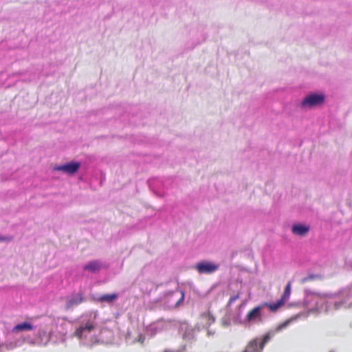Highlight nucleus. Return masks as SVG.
<instances>
[{
    "label": "nucleus",
    "instance_id": "obj_1",
    "mask_svg": "<svg viewBox=\"0 0 352 352\" xmlns=\"http://www.w3.org/2000/svg\"><path fill=\"white\" fill-rule=\"evenodd\" d=\"M274 333L270 331L266 333L261 339L254 338L251 340L246 345L243 352H261L264 346L274 336Z\"/></svg>",
    "mask_w": 352,
    "mask_h": 352
},
{
    "label": "nucleus",
    "instance_id": "obj_2",
    "mask_svg": "<svg viewBox=\"0 0 352 352\" xmlns=\"http://www.w3.org/2000/svg\"><path fill=\"white\" fill-rule=\"evenodd\" d=\"M325 100L323 94H311L301 101L300 106L305 109H313L322 105Z\"/></svg>",
    "mask_w": 352,
    "mask_h": 352
},
{
    "label": "nucleus",
    "instance_id": "obj_3",
    "mask_svg": "<svg viewBox=\"0 0 352 352\" xmlns=\"http://www.w3.org/2000/svg\"><path fill=\"white\" fill-rule=\"evenodd\" d=\"M263 307L264 306L262 305L255 307L250 310L245 318V320L251 324L262 322L261 310Z\"/></svg>",
    "mask_w": 352,
    "mask_h": 352
},
{
    "label": "nucleus",
    "instance_id": "obj_4",
    "mask_svg": "<svg viewBox=\"0 0 352 352\" xmlns=\"http://www.w3.org/2000/svg\"><path fill=\"white\" fill-rule=\"evenodd\" d=\"M219 265L210 262H200L195 265V269L199 274H211L217 271Z\"/></svg>",
    "mask_w": 352,
    "mask_h": 352
},
{
    "label": "nucleus",
    "instance_id": "obj_5",
    "mask_svg": "<svg viewBox=\"0 0 352 352\" xmlns=\"http://www.w3.org/2000/svg\"><path fill=\"white\" fill-rule=\"evenodd\" d=\"M80 168V163L72 162L64 165L54 167L55 170L62 171L68 174H74Z\"/></svg>",
    "mask_w": 352,
    "mask_h": 352
},
{
    "label": "nucleus",
    "instance_id": "obj_6",
    "mask_svg": "<svg viewBox=\"0 0 352 352\" xmlns=\"http://www.w3.org/2000/svg\"><path fill=\"white\" fill-rule=\"evenodd\" d=\"M84 301V298L81 293H78L75 296L68 298L66 301L65 309L67 310L71 309L73 307L80 305Z\"/></svg>",
    "mask_w": 352,
    "mask_h": 352
},
{
    "label": "nucleus",
    "instance_id": "obj_7",
    "mask_svg": "<svg viewBox=\"0 0 352 352\" xmlns=\"http://www.w3.org/2000/svg\"><path fill=\"white\" fill-rule=\"evenodd\" d=\"M101 268L102 265L99 261H91L83 267L84 270L91 273L98 272L101 270Z\"/></svg>",
    "mask_w": 352,
    "mask_h": 352
},
{
    "label": "nucleus",
    "instance_id": "obj_8",
    "mask_svg": "<svg viewBox=\"0 0 352 352\" xmlns=\"http://www.w3.org/2000/svg\"><path fill=\"white\" fill-rule=\"evenodd\" d=\"M292 230L294 234L304 236L309 232V227L302 224H294Z\"/></svg>",
    "mask_w": 352,
    "mask_h": 352
},
{
    "label": "nucleus",
    "instance_id": "obj_9",
    "mask_svg": "<svg viewBox=\"0 0 352 352\" xmlns=\"http://www.w3.org/2000/svg\"><path fill=\"white\" fill-rule=\"evenodd\" d=\"M286 302L283 299L278 300L276 302L269 303L265 302L263 303L264 307H267L269 308L270 311L272 312H276L278 309L282 307Z\"/></svg>",
    "mask_w": 352,
    "mask_h": 352
},
{
    "label": "nucleus",
    "instance_id": "obj_10",
    "mask_svg": "<svg viewBox=\"0 0 352 352\" xmlns=\"http://www.w3.org/2000/svg\"><path fill=\"white\" fill-rule=\"evenodd\" d=\"M33 329H34V327L31 323L25 322L20 323V324L15 325L12 329V332L18 333L20 331H31Z\"/></svg>",
    "mask_w": 352,
    "mask_h": 352
},
{
    "label": "nucleus",
    "instance_id": "obj_11",
    "mask_svg": "<svg viewBox=\"0 0 352 352\" xmlns=\"http://www.w3.org/2000/svg\"><path fill=\"white\" fill-rule=\"evenodd\" d=\"M118 298V295L116 293L106 294L101 295L98 298V301L100 302L112 303L116 300Z\"/></svg>",
    "mask_w": 352,
    "mask_h": 352
},
{
    "label": "nucleus",
    "instance_id": "obj_12",
    "mask_svg": "<svg viewBox=\"0 0 352 352\" xmlns=\"http://www.w3.org/2000/svg\"><path fill=\"white\" fill-rule=\"evenodd\" d=\"M298 318H299V315H295V316H293L291 318H288L285 322H282L281 324H278L276 327V331L278 332V331L283 330V329H285L292 322L298 320Z\"/></svg>",
    "mask_w": 352,
    "mask_h": 352
},
{
    "label": "nucleus",
    "instance_id": "obj_13",
    "mask_svg": "<svg viewBox=\"0 0 352 352\" xmlns=\"http://www.w3.org/2000/svg\"><path fill=\"white\" fill-rule=\"evenodd\" d=\"M290 294H291V282H289L287 284V285L284 289V292L280 298L283 299L284 301L287 302L289 298Z\"/></svg>",
    "mask_w": 352,
    "mask_h": 352
},
{
    "label": "nucleus",
    "instance_id": "obj_14",
    "mask_svg": "<svg viewBox=\"0 0 352 352\" xmlns=\"http://www.w3.org/2000/svg\"><path fill=\"white\" fill-rule=\"evenodd\" d=\"M82 327L83 328L84 331H87L90 332L94 329L95 326L91 322H87L85 326H82Z\"/></svg>",
    "mask_w": 352,
    "mask_h": 352
},
{
    "label": "nucleus",
    "instance_id": "obj_15",
    "mask_svg": "<svg viewBox=\"0 0 352 352\" xmlns=\"http://www.w3.org/2000/svg\"><path fill=\"white\" fill-rule=\"evenodd\" d=\"M84 332V329L82 327H78L76 331H75V335L76 336H77L78 338H80L82 337V333Z\"/></svg>",
    "mask_w": 352,
    "mask_h": 352
},
{
    "label": "nucleus",
    "instance_id": "obj_16",
    "mask_svg": "<svg viewBox=\"0 0 352 352\" xmlns=\"http://www.w3.org/2000/svg\"><path fill=\"white\" fill-rule=\"evenodd\" d=\"M184 298V293H182V297H181L180 300H179V302H180L181 300H183Z\"/></svg>",
    "mask_w": 352,
    "mask_h": 352
},
{
    "label": "nucleus",
    "instance_id": "obj_17",
    "mask_svg": "<svg viewBox=\"0 0 352 352\" xmlns=\"http://www.w3.org/2000/svg\"><path fill=\"white\" fill-rule=\"evenodd\" d=\"M5 240H6V238L0 236V241H5Z\"/></svg>",
    "mask_w": 352,
    "mask_h": 352
},
{
    "label": "nucleus",
    "instance_id": "obj_18",
    "mask_svg": "<svg viewBox=\"0 0 352 352\" xmlns=\"http://www.w3.org/2000/svg\"><path fill=\"white\" fill-rule=\"evenodd\" d=\"M235 299H236V298H230V302L235 300Z\"/></svg>",
    "mask_w": 352,
    "mask_h": 352
},
{
    "label": "nucleus",
    "instance_id": "obj_19",
    "mask_svg": "<svg viewBox=\"0 0 352 352\" xmlns=\"http://www.w3.org/2000/svg\"><path fill=\"white\" fill-rule=\"evenodd\" d=\"M335 306H336V308L338 307V306L337 305V303H335Z\"/></svg>",
    "mask_w": 352,
    "mask_h": 352
}]
</instances>
